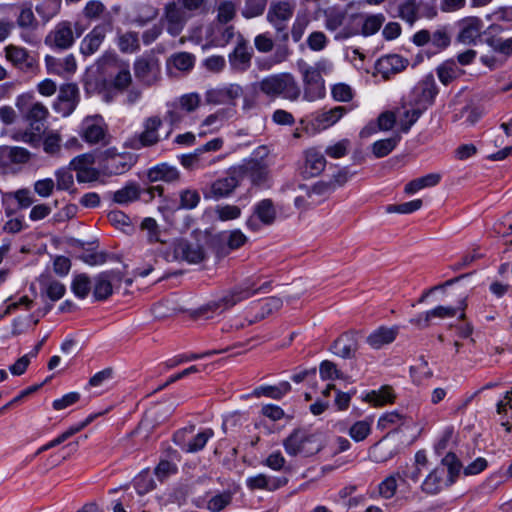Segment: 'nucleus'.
Returning <instances> with one entry per match:
<instances>
[{"label":"nucleus","mask_w":512,"mask_h":512,"mask_svg":"<svg viewBox=\"0 0 512 512\" xmlns=\"http://www.w3.org/2000/svg\"><path fill=\"white\" fill-rule=\"evenodd\" d=\"M251 87L256 95L261 94L270 101L282 98L295 102L301 96V88L296 78L288 72L265 76Z\"/></svg>","instance_id":"nucleus-1"},{"label":"nucleus","mask_w":512,"mask_h":512,"mask_svg":"<svg viewBox=\"0 0 512 512\" xmlns=\"http://www.w3.org/2000/svg\"><path fill=\"white\" fill-rule=\"evenodd\" d=\"M16 107L24 120L34 132H25L22 140L36 146L40 141V134L44 129L49 111L41 102L35 101L30 94H22L16 99Z\"/></svg>","instance_id":"nucleus-2"},{"label":"nucleus","mask_w":512,"mask_h":512,"mask_svg":"<svg viewBox=\"0 0 512 512\" xmlns=\"http://www.w3.org/2000/svg\"><path fill=\"white\" fill-rule=\"evenodd\" d=\"M206 0H174L165 5L163 20L167 32L176 37L180 35L189 18L205 11Z\"/></svg>","instance_id":"nucleus-3"},{"label":"nucleus","mask_w":512,"mask_h":512,"mask_svg":"<svg viewBox=\"0 0 512 512\" xmlns=\"http://www.w3.org/2000/svg\"><path fill=\"white\" fill-rule=\"evenodd\" d=\"M359 14H349L345 8L332 6L323 10L324 27L334 33L335 41H345L359 35Z\"/></svg>","instance_id":"nucleus-4"},{"label":"nucleus","mask_w":512,"mask_h":512,"mask_svg":"<svg viewBox=\"0 0 512 512\" xmlns=\"http://www.w3.org/2000/svg\"><path fill=\"white\" fill-rule=\"evenodd\" d=\"M254 288L252 282L239 284L227 291L222 297L211 301L197 310V315L205 319L213 317L215 314H221L227 309L232 308L239 302L246 300L253 294Z\"/></svg>","instance_id":"nucleus-5"},{"label":"nucleus","mask_w":512,"mask_h":512,"mask_svg":"<svg viewBox=\"0 0 512 512\" xmlns=\"http://www.w3.org/2000/svg\"><path fill=\"white\" fill-rule=\"evenodd\" d=\"M283 446L290 456L310 457L323 448V443L320 434L309 432L306 429H295L284 439Z\"/></svg>","instance_id":"nucleus-6"},{"label":"nucleus","mask_w":512,"mask_h":512,"mask_svg":"<svg viewBox=\"0 0 512 512\" xmlns=\"http://www.w3.org/2000/svg\"><path fill=\"white\" fill-rule=\"evenodd\" d=\"M326 70L327 65L325 62H318L314 66L304 65L300 68L304 100L312 102L325 96V81L322 77V73Z\"/></svg>","instance_id":"nucleus-7"},{"label":"nucleus","mask_w":512,"mask_h":512,"mask_svg":"<svg viewBox=\"0 0 512 512\" xmlns=\"http://www.w3.org/2000/svg\"><path fill=\"white\" fill-rule=\"evenodd\" d=\"M162 125L163 121L159 116L147 117L142 124L143 130L129 137L125 141L124 146L132 150L156 146L161 141L159 130Z\"/></svg>","instance_id":"nucleus-8"},{"label":"nucleus","mask_w":512,"mask_h":512,"mask_svg":"<svg viewBox=\"0 0 512 512\" xmlns=\"http://www.w3.org/2000/svg\"><path fill=\"white\" fill-rule=\"evenodd\" d=\"M79 135L89 145L106 146L111 140L108 124L101 115L85 117L81 122Z\"/></svg>","instance_id":"nucleus-9"},{"label":"nucleus","mask_w":512,"mask_h":512,"mask_svg":"<svg viewBox=\"0 0 512 512\" xmlns=\"http://www.w3.org/2000/svg\"><path fill=\"white\" fill-rule=\"evenodd\" d=\"M134 76L145 86L156 85L161 79V65L159 59L153 54H143L133 62Z\"/></svg>","instance_id":"nucleus-10"},{"label":"nucleus","mask_w":512,"mask_h":512,"mask_svg":"<svg viewBox=\"0 0 512 512\" xmlns=\"http://www.w3.org/2000/svg\"><path fill=\"white\" fill-rule=\"evenodd\" d=\"M295 4L289 1L272 2L267 12V21L275 28L280 39L287 41L288 22L293 17Z\"/></svg>","instance_id":"nucleus-11"},{"label":"nucleus","mask_w":512,"mask_h":512,"mask_svg":"<svg viewBox=\"0 0 512 512\" xmlns=\"http://www.w3.org/2000/svg\"><path fill=\"white\" fill-rule=\"evenodd\" d=\"M234 167L241 182L245 177H247L253 186H268V182L270 180V165L263 156H261L260 159L251 158L242 165Z\"/></svg>","instance_id":"nucleus-12"},{"label":"nucleus","mask_w":512,"mask_h":512,"mask_svg":"<svg viewBox=\"0 0 512 512\" xmlns=\"http://www.w3.org/2000/svg\"><path fill=\"white\" fill-rule=\"evenodd\" d=\"M135 157L130 153H118L115 148H108L101 154L100 167L104 175H121L135 164Z\"/></svg>","instance_id":"nucleus-13"},{"label":"nucleus","mask_w":512,"mask_h":512,"mask_svg":"<svg viewBox=\"0 0 512 512\" xmlns=\"http://www.w3.org/2000/svg\"><path fill=\"white\" fill-rule=\"evenodd\" d=\"M241 181L235 167L228 169L225 176L213 181L207 188L203 189V196L206 200H215L230 197Z\"/></svg>","instance_id":"nucleus-14"},{"label":"nucleus","mask_w":512,"mask_h":512,"mask_svg":"<svg viewBox=\"0 0 512 512\" xmlns=\"http://www.w3.org/2000/svg\"><path fill=\"white\" fill-rule=\"evenodd\" d=\"M4 56L17 70L26 74H36L39 71V63L25 47L9 44L4 48Z\"/></svg>","instance_id":"nucleus-15"},{"label":"nucleus","mask_w":512,"mask_h":512,"mask_svg":"<svg viewBox=\"0 0 512 512\" xmlns=\"http://www.w3.org/2000/svg\"><path fill=\"white\" fill-rule=\"evenodd\" d=\"M44 43L53 50H68L75 44L72 22L62 20L58 22L45 36Z\"/></svg>","instance_id":"nucleus-16"},{"label":"nucleus","mask_w":512,"mask_h":512,"mask_svg":"<svg viewBox=\"0 0 512 512\" xmlns=\"http://www.w3.org/2000/svg\"><path fill=\"white\" fill-rule=\"evenodd\" d=\"M437 94L438 88L434 76L428 74L413 87L409 96V105L427 109L434 103Z\"/></svg>","instance_id":"nucleus-17"},{"label":"nucleus","mask_w":512,"mask_h":512,"mask_svg":"<svg viewBox=\"0 0 512 512\" xmlns=\"http://www.w3.org/2000/svg\"><path fill=\"white\" fill-rule=\"evenodd\" d=\"M253 49L248 41L239 34L234 49L228 55L230 69L235 73H243L251 67Z\"/></svg>","instance_id":"nucleus-18"},{"label":"nucleus","mask_w":512,"mask_h":512,"mask_svg":"<svg viewBox=\"0 0 512 512\" xmlns=\"http://www.w3.org/2000/svg\"><path fill=\"white\" fill-rule=\"evenodd\" d=\"M242 95V86L237 83H230L223 87L208 89L205 92V101L211 105H235Z\"/></svg>","instance_id":"nucleus-19"},{"label":"nucleus","mask_w":512,"mask_h":512,"mask_svg":"<svg viewBox=\"0 0 512 512\" xmlns=\"http://www.w3.org/2000/svg\"><path fill=\"white\" fill-rule=\"evenodd\" d=\"M15 7L17 9L15 24L21 31V39L25 43L31 44L32 39L29 34L36 31L39 27V22L34 14L32 4L22 3L15 5Z\"/></svg>","instance_id":"nucleus-20"},{"label":"nucleus","mask_w":512,"mask_h":512,"mask_svg":"<svg viewBox=\"0 0 512 512\" xmlns=\"http://www.w3.org/2000/svg\"><path fill=\"white\" fill-rule=\"evenodd\" d=\"M111 29V22L101 23L92 28L80 42L79 51L84 57L95 54L104 42L108 31Z\"/></svg>","instance_id":"nucleus-21"},{"label":"nucleus","mask_w":512,"mask_h":512,"mask_svg":"<svg viewBox=\"0 0 512 512\" xmlns=\"http://www.w3.org/2000/svg\"><path fill=\"white\" fill-rule=\"evenodd\" d=\"M79 101V90L76 84L67 83L60 87L57 100L54 104L56 112L66 117L76 108Z\"/></svg>","instance_id":"nucleus-22"},{"label":"nucleus","mask_w":512,"mask_h":512,"mask_svg":"<svg viewBox=\"0 0 512 512\" xmlns=\"http://www.w3.org/2000/svg\"><path fill=\"white\" fill-rule=\"evenodd\" d=\"M483 21L476 16L465 17L458 22L457 41L466 45L475 44L481 36Z\"/></svg>","instance_id":"nucleus-23"},{"label":"nucleus","mask_w":512,"mask_h":512,"mask_svg":"<svg viewBox=\"0 0 512 512\" xmlns=\"http://www.w3.org/2000/svg\"><path fill=\"white\" fill-rule=\"evenodd\" d=\"M174 253L177 258L190 264L201 263L206 258L205 251L199 243L186 239H181L176 243Z\"/></svg>","instance_id":"nucleus-24"},{"label":"nucleus","mask_w":512,"mask_h":512,"mask_svg":"<svg viewBox=\"0 0 512 512\" xmlns=\"http://www.w3.org/2000/svg\"><path fill=\"white\" fill-rule=\"evenodd\" d=\"M121 281L119 272L106 271L100 273L94 280L93 296L97 301L108 299L113 293V285Z\"/></svg>","instance_id":"nucleus-25"},{"label":"nucleus","mask_w":512,"mask_h":512,"mask_svg":"<svg viewBox=\"0 0 512 512\" xmlns=\"http://www.w3.org/2000/svg\"><path fill=\"white\" fill-rule=\"evenodd\" d=\"M235 36V27L233 25L212 24L206 35L209 45L213 47H225Z\"/></svg>","instance_id":"nucleus-26"},{"label":"nucleus","mask_w":512,"mask_h":512,"mask_svg":"<svg viewBox=\"0 0 512 512\" xmlns=\"http://www.w3.org/2000/svg\"><path fill=\"white\" fill-rule=\"evenodd\" d=\"M304 167L303 174L307 177H315L320 175L327 164L324 154L317 148H309L304 151Z\"/></svg>","instance_id":"nucleus-27"},{"label":"nucleus","mask_w":512,"mask_h":512,"mask_svg":"<svg viewBox=\"0 0 512 512\" xmlns=\"http://www.w3.org/2000/svg\"><path fill=\"white\" fill-rule=\"evenodd\" d=\"M180 178V171L168 163L157 164L147 171V179L152 183L163 181L165 183L171 184L180 181Z\"/></svg>","instance_id":"nucleus-28"},{"label":"nucleus","mask_w":512,"mask_h":512,"mask_svg":"<svg viewBox=\"0 0 512 512\" xmlns=\"http://www.w3.org/2000/svg\"><path fill=\"white\" fill-rule=\"evenodd\" d=\"M113 203L128 205L138 201L142 197V188L137 182L129 181L122 188L109 194Z\"/></svg>","instance_id":"nucleus-29"},{"label":"nucleus","mask_w":512,"mask_h":512,"mask_svg":"<svg viewBox=\"0 0 512 512\" xmlns=\"http://www.w3.org/2000/svg\"><path fill=\"white\" fill-rule=\"evenodd\" d=\"M15 200L18 204V209H25L31 206L34 202L31 192L27 189H19L15 192H8L3 195L2 203L5 207L7 216L14 213V209L11 207V201Z\"/></svg>","instance_id":"nucleus-30"},{"label":"nucleus","mask_w":512,"mask_h":512,"mask_svg":"<svg viewBox=\"0 0 512 512\" xmlns=\"http://www.w3.org/2000/svg\"><path fill=\"white\" fill-rule=\"evenodd\" d=\"M444 485H449L445 480V469L443 467L434 468L424 479L421 490L428 495L438 494Z\"/></svg>","instance_id":"nucleus-31"},{"label":"nucleus","mask_w":512,"mask_h":512,"mask_svg":"<svg viewBox=\"0 0 512 512\" xmlns=\"http://www.w3.org/2000/svg\"><path fill=\"white\" fill-rule=\"evenodd\" d=\"M360 18L357 20L359 23V35L369 37L376 34L383 26L386 18L384 14H359Z\"/></svg>","instance_id":"nucleus-32"},{"label":"nucleus","mask_w":512,"mask_h":512,"mask_svg":"<svg viewBox=\"0 0 512 512\" xmlns=\"http://www.w3.org/2000/svg\"><path fill=\"white\" fill-rule=\"evenodd\" d=\"M116 45L123 54H135L141 50L139 33L136 31H118Z\"/></svg>","instance_id":"nucleus-33"},{"label":"nucleus","mask_w":512,"mask_h":512,"mask_svg":"<svg viewBox=\"0 0 512 512\" xmlns=\"http://www.w3.org/2000/svg\"><path fill=\"white\" fill-rule=\"evenodd\" d=\"M347 112L343 106H336L329 110L319 111L314 117V124L318 129L325 130L336 124Z\"/></svg>","instance_id":"nucleus-34"},{"label":"nucleus","mask_w":512,"mask_h":512,"mask_svg":"<svg viewBox=\"0 0 512 512\" xmlns=\"http://www.w3.org/2000/svg\"><path fill=\"white\" fill-rule=\"evenodd\" d=\"M398 334L397 327L381 326L367 337V343L373 349H380L384 345L392 343Z\"/></svg>","instance_id":"nucleus-35"},{"label":"nucleus","mask_w":512,"mask_h":512,"mask_svg":"<svg viewBox=\"0 0 512 512\" xmlns=\"http://www.w3.org/2000/svg\"><path fill=\"white\" fill-rule=\"evenodd\" d=\"M330 350L338 357L349 359L355 355L357 343L352 336L343 334L333 342Z\"/></svg>","instance_id":"nucleus-36"},{"label":"nucleus","mask_w":512,"mask_h":512,"mask_svg":"<svg viewBox=\"0 0 512 512\" xmlns=\"http://www.w3.org/2000/svg\"><path fill=\"white\" fill-rule=\"evenodd\" d=\"M420 2L418 0H399L397 16L412 26L419 19Z\"/></svg>","instance_id":"nucleus-37"},{"label":"nucleus","mask_w":512,"mask_h":512,"mask_svg":"<svg viewBox=\"0 0 512 512\" xmlns=\"http://www.w3.org/2000/svg\"><path fill=\"white\" fill-rule=\"evenodd\" d=\"M406 65L407 61L397 54L382 57L377 63L379 72L386 77L404 70Z\"/></svg>","instance_id":"nucleus-38"},{"label":"nucleus","mask_w":512,"mask_h":512,"mask_svg":"<svg viewBox=\"0 0 512 512\" xmlns=\"http://www.w3.org/2000/svg\"><path fill=\"white\" fill-rule=\"evenodd\" d=\"M257 219L266 226L272 225L276 219V209L271 199H263L259 201L253 209Z\"/></svg>","instance_id":"nucleus-39"},{"label":"nucleus","mask_w":512,"mask_h":512,"mask_svg":"<svg viewBox=\"0 0 512 512\" xmlns=\"http://www.w3.org/2000/svg\"><path fill=\"white\" fill-rule=\"evenodd\" d=\"M437 76L443 85H448L464 74V71L453 60H447L436 69Z\"/></svg>","instance_id":"nucleus-40"},{"label":"nucleus","mask_w":512,"mask_h":512,"mask_svg":"<svg viewBox=\"0 0 512 512\" xmlns=\"http://www.w3.org/2000/svg\"><path fill=\"white\" fill-rule=\"evenodd\" d=\"M291 391V385L287 381L280 382L278 385L271 386H260L253 391V395L256 397L265 396L268 398L279 400L288 392Z\"/></svg>","instance_id":"nucleus-41"},{"label":"nucleus","mask_w":512,"mask_h":512,"mask_svg":"<svg viewBox=\"0 0 512 512\" xmlns=\"http://www.w3.org/2000/svg\"><path fill=\"white\" fill-rule=\"evenodd\" d=\"M441 180V175L438 173H430L423 177H419L408 182L405 185L404 192L406 194H414L417 191L426 188L436 186Z\"/></svg>","instance_id":"nucleus-42"},{"label":"nucleus","mask_w":512,"mask_h":512,"mask_svg":"<svg viewBox=\"0 0 512 512\" xmlns=\"http://www.w3.org/2000/svg\"><path fill=\"white\" fill-rule=\"evenodd\" d=\"M333 192L332 184H330L328 180H321L308 188L306 194L308 199H311V204H316L327 198Z\"/></svg>","instance_id":"nucleus-43"},{"label":"nucleus","mask_w":512,"mask_h":512,"mask_svg":"<svg viewBox=\"0 0 512 512\" xmlns=\"http://www.w3.org/2000/svg\"><path fill=\"white\" fill-rule=\"evenodd\" d=\"M158 16V10L149 5L141 4L137 7L135 16L131 20V24L137 27H144L152 22Z\"/></svg>","instance_id":"nucleus-44"},{"label":"nucleus","mask_w":512,"mask_h":512,"mask_svg":"<svg viewBox=\"0 0 512 512\" xmlns=\"http://www.w3.org/2000/svg\"><path fill=\"white\" fill-rule=\"evenodd\" d=\"M406 419L405 415L397 411L387 412L378 419L377 427L381 430L392 429V431H396L398 427L406 423Z\"/></svg>","instance_id":"nucleus-45"},{"label":"nucleus","mask_w":512,"mask_h":512,"mask_svg":"<svg viewBox=\"0 0 512 512\" xmlns=\"http://www.w3.org/2000/svg\"><path fill=\"white\" fill-rule=\"evenodd\" d=\"M441 464L440 467L448 470V484H453L460 474L462 463L454 453L449 452L442 458Z\"/></svg>","instance_id":"nucleus-46"},{"label":"nucleus","mask_w":512,"mask_h":512,"mask_svg":"<svg viewBox=\"0 0 512 512\" xmlns=\"http://www.w3.org/2000/svg\"><path fill=\"white\" fill-rule=\"evenodd\" d=\"M400 140V135H394L390 138L378 140L372 145V153L377 158L385 157L395 149Z\"/></svg>","instance_id":"nucleus-47"},{"label":"nucleus","mask_w":512,"mask_h":512,"mask_svg":"<svg viewBox=\"0 0 512 512\" xmlns=\"http://www.w3.org/2000/svg\"><path fill=\"white\" fill-rule=\"evenodd\" d=\"M214 436L212 428H205L199 431L196 435L191 434L189 441L188 453H197L204 449L207 442Z\"/></svg>","instance_id":"nucleus-48"},{"label":"nucleus","mask_w":512,"mask_h":512,"mask_svg":"<svg viewBox=\"0 0 512 512\" xmlns=\"http://www.w3.org/2000/svg\"><path fill=\"white\" fill-rule=\"evenodd\" d=\"M132 82L133 79L129 66L127 64H123L110 83L116 90L124 93L132 85Z\"/></svg>","instance_id":"nucleus-49"},{"label":"nucleus","mask_w":512,"mask_h":512,"mask_svg":"<svg viewBox=\"0 0 512 512\" xmlns=\"http://www.w3.org/2000/svg\"><path fill=\"white\" fill-rule=\"evenodd\" d=\"M216 353H217V351H207V352H204V353H184V354H179V355H176V356L166 360L164 362V366L167 369H172V368H175V367L179 366L180 364H183V363H186V362H189V361H193V360H198V359H201V358H204V357H207V356L214 355Z\"/></svg>","instance_id":"nucleus-50"},{"label":"nucleus","mask_w":512,"mask_h":512,"mask_svg":"<svg viewBox=\"0 0 512 512\" xmlns=\"http://www.w3.org/2000/svg\"><path fill=\"white\" fill-rule=\"evenodd\" d=\"M177 107L181 108L185 114L196 111L201 104V97L198 93H187L175 100Z\"/></svg>","instance_id":"nucleus-51"},{"label":"nucleus","mask_w":512,"mask_h":512,"mask_svg":"<svg viewBox=\"0 0 512 512\" xmlns=\"http://www.w3.org/2000/svg\"><path fill=\"white\" fill-rule=\"evenodd\" d=\"M71 290L76 297L84 299L91 291V281L86 274H78L73 278Z\"/></svg>","instance_id":"nucleus-52"},{"label":"nucleus","mask_w":512,"mask_h":512,"mask_svg":"<svg viewBox=\"0 0 512 512\" xmlns=\"http://www.w3.org/2000/svg\"><path fill=\"white\" fill-rule=\"evenodd\" d=\"M200 194L195 189H183L179 192L178 209L191 210L198 206L200 202Z\"/></svg>","instance_id":"nucleus-53"},{"label":"nucleus","mask_w":512,"mask_h":512,"mask_svg":"<svg viewBox=\"0 0 512 512\" xmlns=\"http://www.w3.org/2000/svg\"><path fill=\"white\" fill-rule=\"evenodd\" d=\"M394 394L391 387H382L379 391H372L366 395V401L373 403L375 406H382L394 401Z\"/></svg>","instance_id":"nucleus-54"},{"label":"nucleus","mask_w":512,"mask_h":512,"mask_svg":"<svg viewBox=\"0 0 512 512\" xmlns=\"http://www.w3.org/2000/svg\"><path fill=\"white\" fill-rule=\"evenodd\" d=\"M241 208L237 205L224 204L214 208V214L220 221H231L241 216Z\"/></svg>","instance_id":"nucleus-55"},{"label":"nucleus","mask_w":512,"mask_h":512,"mask_svg":"<svg viewBox=\"0 0 512 512\" xmlns=\"http://www.w3.org/2000/svg\"><path fill=\"white\" fill-rule=\"evenodd\" d=\"M141 230L147 231V241L150 244H154L157 242L163 243L160 239V229L154 218L146 217L142 220L140 225Z\"/></svg>","instance_id":"nucleus-56"},{"label":"nucleus","mask_w":512,"mask_h":512,"mask_svg":"<svg viewBox=\"0 0 512 512\" xmlns=\"http://www.w3.org/2000/svg\"><path fill=\"white\" fill-rule=\"evenodd\" d=\"M195 431V425L191 424L184 428L177 430L173 434V442L181 448L182 451L188 453L189 441L191 439V434Z\"/></svg>","instance_id":"nucleus-57"},{"label":"nucleus","mask_w":512,"mask_h":512,"mask_svg":"<svg viewBox=\"0 0 512 512\" xmlns=\"http://www.w3.org/2000/svg\"><path fill=\"white\" fill-rule=\"evenodd\" d=\"M268 0H245V6L242 15L247 18L260 16L265 11Z\"/></svg>","instance_id":"nucleus-58"},{"label":"nucleus","mask_w":512,"mask_h":512,"mask_svg":"<svg viewBox=\"0 0 512 512\" xmlns=\"http://www.w3.org/2000/svg\"><path fill=\"white\" fill-rule=\"evenodd\" d=\"M93 416H89L87 419H85L83 422L79 423V424H76V425H73L71 427H69L67 430H65L64 432H62L61 434H59L56 438H54L53 440H51L52 444L54 447L64 443L66 440H68L70 437H72L73 435H75L76 433L80 432L81 430H83L87 425H89L92 420H93Z\"/></svg>","instance_id":"nucleus-59"},{"label":"nucleus","mask_w":512,"mask_h":512,"mask_svg":"<svg viewBox=\"0 0 512 512\" xmlns=\"http://www.w3.org/2000/svg\"><path fill=\"white\" fill-rule=\"evenodd\" d=\"M370 432L371 422L367 420L357 421L349 429L350 437L356 442H360L366 439Z\"/></svg>","instance_id":"nucleus-60"},{"label":"nucleus","mask_w":512,"mask_h":512,"mask_svg":"<svg viewBox=\"0 0 512 512\" xmlns=\"http://www.w3.org/2000/svg\"><path fill=\"white\" fill-rule=\"evenodd\" d=\"M236 15V7L232 1H223L219 4L217 9L218 24H227Z\"/></svg>","instance_id":"nucleus-61"},{"label":"nucleus","mask_w":512,"mask_h":512,"mask_svg":"<svg viewBox=\"0 0 512 512\" xmlns=\"http://www.w3.org/2000/svg\"><path fill=\"white\" fill-rule=\"evenodd\" d=\"M55 177L58 190H69L74 185V177L70 166L57 170Z\"/></svg>","instance_id":"nucleus-62"},{"label":"nucleus","mask_w":512,"mask_h":512,"mask_svg":"<svg viewBox=\"0 0 512 512\" xmlns=\"http://www.w3.org/2000/svg\"><path fill=\"white\" fill-rule=\"evenodd\" d=\"M232 496L229 492H224L213 496L207 503V509L211 512H220L230 505Z\"/></svg>","instance_id":"nucleus-63"},{"label":"nucleus","mask_w":512,"mask_h":512,"mask_svg":"<svg viewBox=\"0 0 512 512\" xmlns=\"http://www.w3.org/2000/svg\"><path fill=\"white\" fill-rule=\"evenodd\" d=\"M171 63L180 71H188L194 65V56L188 52H179L171 57Z\"/></svg>","instance_id":"nucleus-64"}]
</instances>
